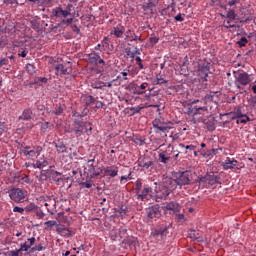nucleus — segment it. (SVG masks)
Returning <instances> with one entry per match:
<instances>
[{"label":"nucleus","instance_id":"3","mask_svg":"<svg viewBox=\"0 0 256 256\" xmlns=\"http://www.w3.org/2000/svg\"><path fill=\"white\" fill-rule=\"evenodd\" d=\"M42 152L43 147L39 145L26 146L20 149L21 155L30 161H35V159H37Z\"/></svg>","mask_w":256,"mask_h":256},{"label":"nucleus","instance_id":"35","mask_svg":"<svg viewBox=\"0 0 256 256\" xmlns=\"http://www.w3.org/2000/svg\"><path fill=\"white\" fill-rule=\"evenodd\" d=\"M179 147H181L182 149L185 148L186 151H195V149H197V146H195L193 144L185 146V144L180 143Z\"/></svg>","mask_w":256,"mask_h":256},{"label":"nucleus","instance_id":"19","mask_svg":"<svg viewBox=\"0 0 256 256\" xmlns=\"http://www.w3.org/2000/svg\"><path fill=\"white\" fill-rule=\"evenodd\" d=\"M188 235H189L190 239H193V241H197L198 243H203V241H205L203 236H201V234H199V232H195V230H190Z\"/></svg>","mask_w":256,"mask_h":256},{"label":"nucleus","instance_id":"27","mask_svg":"<svg viewBox=\"0 0 256 256\" xmlns=\"http://www.w3.org/2000/svg\"><path fill=\"white\" fill-rule=\"evenodd\" d=\"M47 249V247L43 246L42 244H38L32 248H30L29 253H37L40 251H45Z\"/></svg>","mask_w":256,"mask_h":256},{"label":"nucleus","instance_id":"49","mask_svg":"<svg viewBox=\"0 0 256 256\" xmlns=\"http://www.w3.org/2000/svg\"><path fill=\"white\" fill-rule=\"evenodd\" d=\"M24 167H25L26 169H35V163L26 162V163L24 164Z\"/></svg>","mask_w":256,"mask_h":256},{"label":"nucleus","instance_id":"55","mask_svg":"<svg viewBox=\"0 0 256 256\" xmlns=\"http://www.w3.org/2000/svg\"><path fill=\"white\" fill-rule=\"evenodd\" d=\"M82 187H85L86 189H91V187H93V184L91 182H84L82 183Z\"/></svg>","mask_w":256,"mask_h":256},{"label":"nucleus","instance_id":"53","mask_svg":"<svg viewBox=\"0 0 256 256\" xmlns=\"http://www.w3.org/2000/svg\"><path fill=\"white\" fill-rule=\"evenodd\" d=\"M9 63V60H7L6 58H2L0 60V69L3 67V65H7Z\"/></svg>","mask_w":256,"mask_h":256},{"label":"nucleus","instance_id":"2","mask_svg":"<svg viewBox=\"0 0 256 256\" xmlns=\"http://www.w3.org/2000/svg\"><path fill=\"white\" fill-rule=\"evenodd\" d=\"M52 15L56 19H60L61 24L66 25V27H69V25L73 23V13L69 12V10L63 9L61 6L52 9Z\"/></svg>","mask_w":256,"mask_h":256},{"label":"nucleus","instance_id":"58","mask_svg":"<svg viewBox=\"0 0 256 256\" xmlns=\"http://www.w3.org/2000/svg\"><path fill=\"white\" fill-rule=\"evenodd\" d=\"M150 43H153L154 45L159 43V38H157V37H150Z\"/></svg>","mask_w":256,"mask_h":256},{"label":"nucleus","instance_id":"8","mask_svg":"<svg viewBox=\"0 0 256 256\" xmlns=\"http://www.w3.org/2000/svg\"><path fill=\"white\" fill-rule=\"evenodd\" d=\"M146 215L149 221H157V219L161 218V210L158 206H151L146 209Z\"/></svg>","mask_w":256,"mask_h":256},{"label":"nucleus","instance_id":"14","mask_svg":"<svg viewBox=\"0 0 256 256\" xmlns=\"http://www.w3.org/2000/svg\"><path fill=\"white\" fill-rule=\"evenodd\" d=\"M157 7V4L153 3L151 0H148L145 4L142 5L143 11H146V13H150V15H153L155 9Z\"/></svg>","mask_w":256,"mask_h":256},{"label":"nucleus","instance_id":"30","mask_svg":"<svg viewBox=\"0 0 256 256\" xmlns=\"http://www.w3.org/2000/svg\"><path fill=\"white\" fill-rule=\"evenodd\" d=\"M219 151H222V148H213L210 151H207V153H204L203 157H213V155H217Z\"/></svg>","mask_w":256,"mask_h":256},{"label":"nucleus","instance_id":"31","mask_svg":"<svg viewBox=\"0 0 256 256\" xmlns=\"http://www.w3.org/2000/svg\"><path fill=\"white\" fill-rule=\"evenodd\" d=\"M203 111H207V106H194L193 115H202Z\"/></svg>","mask_w":256,"mask_h":256},{"label":"nucleus","instance_id":"38","mask_svg":"<svg viewBox=\"0 0 256 256\" xmlns=\"http://www.w3.org/2000/svg\"><path fill=\"white\" fill-rule=\"evenodd\" d=\"M115 213L118 214L120 217H123V216L127 215V210L125 208H123V206H122L119 209H117L115 211Z\"/></svg>","mask_w":256,"mask_h":256},{"label":"nucleus","instance_id":"45","mask_svg":"<svg viewBox=\"0 0 256 256\" xmlns=\"http://www.w3.org/2000/svg\"><path fill=\"white\" fill-rule=\"evenodd\" d=\"M22 183H26L27 185H31V183H33V181H31V178H29V176H24L22 178Z\"/></svg>","mask_w":256,"mask_h":256},{"label":"nucleus","instance_id":"46","mask_svg":"<svg viewBox=\"0 0 256 256\" xmlns=\"http://www.w3.org/2000/svg\"><path fill=\"white\" fill-rule=\"evenodd\" d=\"M37 241V239H35V237H31V238H28V246H30V249L33 248V245H35V242Z\"/></svg>","mask_w":256,"mask_h":256},{"label":"nucleus","instance_id":"6","mask_svg":"<svg viewBox=\"0 0 256 256\" xmlns=\"http://www.w3.org/2000/svg\"><path fill=\"white\" fill-rule=\"evenodd\" d=\"M171 153H176L175 148L169 144L166 151H162L158 155V161L163 163V165H167L171 160Z\"/></svg>","mask_w":256,"mask_h":256},{"label":"nucleus","instance_id":"61","mask_svg":"<svg viewBox=\"0 0 256 256\" xmlns=\"http://www.w3.org/2000/svg\"><path fill=\"white\" fill-rule=\"evenodd\" d=\"M176 219H177L178 221H183V219H185V214H177V215H176Z\"/></svg>","mask_w":256,"mask_h":256},{"label":"nucleus","instance_id":"60","mask_svg":"<svg viewBox=\"0 0 256 256\" xmlns=\"http://www.w3.org/2000/svg\"><path fill=\"white\" fill-rule=\"evenodd\" d=\"M237 3H239V0H230L228 2V5H229V7H233V5H237Z\"/></svg>","mask_w":256,"mask_h":256},{"label":"nucleus","instance_id":"50","mask_svg":"<svg viewBox=\"0 0 256 256\" xmlns=\"http://www.w3.org/2000/svg\"><path fill=\"white\" fill-rule=\"evenodd\" d=\"M24 211H25V209L21 208L19 206H16V207L13 208V212L14 213H21V214H23Z\"/></svg>","mask_w":256,"mask_h":256},{"label":"nucleus","instance_id":"34","mask_svg":"<svg viewBox=\"0 0 256 256\" xmlns=\"http://www.w3.org/2000/svg\"><path fill=\"white\" fill-rule=\"evenodd\" d=\"M167 83V80H164L161 74L156 75V81L154 82V85H163Z\"/></svg>","mask_w":256,"mask_h":256},{"label":"nucleus","instance_id":"28","mask_svg":"<svg viewBox=\"0 0 256 256\" xmlns=\"http://www.w3.org/2000/svg\"><path fill=\"white\" fill-rule=\"evenodd\" d=\"M57 232L60 233L61 235H65L66 237H71V231H69V229L60 226L57 228Z\"/></svg>","mask_w":256,"mask_h":256},{"label":"nucleus","instance_id":"17","mask_svg":"<svg viewBox=\"0 0 256 256\" xmlns=\"http://www.w3.org/2000/svg\"><path fill=\"white\" fill-rule=\"evenodd\" d=\"M87 173L91 177V179L99 177V175H101V172L97 171V167L93 164L88 165Z\"/></svg>","mask_w":256,"mask_h":256},{"label":"nucleus","instance_id":"39","mask_svg":"<svg viewBox=\"0 0 256 256\" xmlns=\"http://www.w3.org/2000/svg\"><path fill=\"white\" fill-rule=\"evenodd\" d=\"M247 43H249V40H247L246 37H242V38L237 42V45H239V47H245V45H247Z\"/></svg>","mask_w":256,"mask_h":256},{"label":"nucleus","instance_id":"37","mask_svg":"<svg viewBox=\"0 0 256 256\" xmlns=\"http://www.w3.org/2000/svg\"><path fill=\"white\" fill-rule=\"evenodd\" d=\"M30 250H31V248H30L29 244H27V242L20 244V249H18V251H20V253H21V251H28V253H29Z\"/></svg>","mask_w":256,"mask_h":256},{"label":"nucleus","instance_id":"33","mask_svg":"<svg viewBox=\"0 0 256 256\" xmlns=\"http://www.w3.org/2000/svg\"><path fill=\"white\" fill-rule=\"evenodd\" d=\"M231 21H233V20H230V19L224 20L223 25H224L225 29H235V27H239V25L231 24Z\"/></svg>","mask_w":256,"mask_h":256},{"label":"nucleus","instance_id":"16","mask_svg":"<svg viewBox=\"0 0 256 256\" xmlns=\"http://www.w3.org/2000/svg\"><path fill=\"white\" fill-rule=\"evenodd\" d=\"M235 167H237V160L227 157L223 163V168L225 170H228V169H235Z\"/></svg>","mask_w":256,"mask_h":256},{"label":"nucleus","instance_id":"10","mask_svg":"<svg viewBox=\"0 0 256 256\" xmlns=\"http://www.w3.org/2000/svg\"><path fill=\"white\" fill-rule=\"evenodd\" d=\"M34 115H33V110H31V108H26L24 109V111L22 112V114L19 116V121H31V119H33Z\"/></svg>","mask_w":256,"mask_h":256},{"label":"nucleus","instance_id":"62","mask_svg":"<svg viewBox=\"0 0 256 256\" xmlns=\"http://www.w3.org/2000/svg\"><path fill=\"white\" fill-rule=\"evenodd\" d=\"M74 133H75V135H81V133H83V129H81V126H79L78 129H75Z\"/></svg>","mask_w":256,"mask_h":256},{"label":"nucleus","instance_id":"4","mask_svg":"<svg viewBox=\"0 0 256 256\" xmlns=\"http://www.w3.org/2000/svg\"><path fill=\"white\" fill-rule=\"evenodd\" d=\"M234 85L236 89H244L251 83V76L247 72H234Z\"/></svg>","mask_w":256,"mask_h":256},{"label":"nucleus","instance_id":"40","mask_svg":"<svg viewBox=\"0 0 256 256\" xmlns=\"http://www.w3.org/2000/svg\"><path fill=\"white\" fill-rule=\"evenodd\" d=\"M141 109H143V107H140V106L131 107L130 108L131 115H137V113H141Z\"/></svg>","mask_w":256,"mask_h":256},{"label":"nucleus","instance_id":"1","mask_svg":"<svg viewBox=\"0 0 256 256\" xmlns=\"http://www.w3.org/2000/svg\"><path fill=\"white\" fill-rule=\"evenodd\" d=\"M191 183V173L189 171L177 172L174 175V178H165L162 182L160 192L163 197H169L171 191L177 189V186L180 189Z\"/></svg>","mask_w":256,"mask_h":256},{"label":"nucleus","instance_id":"47","mask_svg":"<svg viewBox=\"0 0 256 256\" xmlns=\"http://www.w3.org/2000/svg\"><path fill=\"white\" fill-rule=\"evenodd\" d=\"M175 21H179L180 23H182V21H185V18L183 17V14L179 13L178 15H176L174 17Z\"/></svg>","mask_w":256,"mask_h":256},{"label":"nucleus","instance_id":"42","mask_svg":"<svg viewBox=\"0 0 256 256\" xmlns=\"http://www.w3.org/2000/svg\"><path fill=\"white\" fill-rule=\"evenodd\" d=\"M53 115H62L63 114V107L58 106L55 108V110L52 111Z\"/></svg>","mask_w":256,"mask_h":256},{"label":"nucleus","instance_id":"13","mask_svg":"<svg viewBox=\"0 0 256 256\" xmlns=\"http://www.w3.org/2000/svg\"><path fill=\"white\" fill-rule=\"evenodd\" d=\"M55 70L59 75H69V73H71V66L58 64L55 66Z\"/></svg>","mask_w":256,"mask_h":256},{"label":"nucleus","instance_id":"18","mask_svg":"<svg viewBox=\"0 0 256 256\" xmlns=\"http://www.w3.org/2000/svg\"><path fill=\"white\" fill-rule=\"evenodd\" d=\"M153 192V188L151 187H145L141 193H137V199H139V201H145V199H147V195H149V193Z\"/></svg>","mask_w":256,"mask_h":256},{"label":"nucleus","instance_id":"52","mask_svg":"<svg viewBox=\"0 0 256 256\" xmlns=\"http://www.w3.org/2000/svg\"><path fill=\"white\" fill-rule=\"evenodd\" d=\"M103 47H109V37H104L102 40Z\"/></svg>","mask_w":256,"mask_h":256},{"label":"nucleus","instance_id":"11","mask_svg":"<svg viewBox=\"0 0 256 256\" xmlns=\"http://www.w3.org/2000/svg\"><path fill=\"white\" fill-rule=\"evenodd\" d=\"M169 228L167 226H162L156 230H154L151 235L152 237H155L157 239V237H165L167 236Z\"/></svg>","mask_w":256,"mask_h":256},{"label":"nucleus","instance_id":"36","mask_svg":"<svg viewBox=\"0 0 256 256\" xmlns=\"http://www.w3.org/2000/svg\"><path fill=\"white\" fill-rule=\"evenodd\" d=\"M26 71L27 73H29L30 75L35 74L36 70H35V65L33 64H27L26 65Z\"/></svg>","mask_w":256,"mask_h":256},{"label":"nucleus","instance_id":"24","mask_svg":"<svg viewBox=\"0 0 256 256\" xmlns=\"http://www.w3.org/2000/svg\"><path fill=\"white\" fill-rule=\"evenodd\" d=\"M123 33H125V27H114L113 31L111 32V34L117 37L118 39L123 37Z\"/></svg>","mask_w":256,"mask_h":256},{"label":"nucleus","instance_id":"5","mask_svg":"<svg viewBox=\"0 0 256 256\" xmlns=\"http://www.w3.org/2000/svg\"><path fill=\"white\" fill-rule=\"evenodd\" d=\"M10 199L15 203H21L27 197V190L21 188H14L8 191Z\"/></svg>","mask_w":256,"mask_h":256},{"label":"nucleus","instance_id":"12","mask_svg":"<svg viewBox=\"0 0 256 256\" xmlns=\"http://www.w3.org/2000/svg\"><path fill=\"white\" fill-rule=\"evenodd\" d=\"M152 125L154 127V129H156L157 131H161L162 133H165L167 131H169V126L163 125V122H161V120L159 119H155L152 122Z\"/></svg>","mask_w":256,"mask_h":256},{"label":"nucleus","instance_id":"63","mask_svg":"<svg viewBox=\"0 0 256 256\" xmlns=\"http://www.w3.org/2000/svg\"><path fill=\"white\" fill-rule=\"evenodd\" d=\"M19 253H21V251H19V249H18V250L11 251L10 255L11 256H19Z\"/></svg>","mask_w":256,"mask_h":256},{"label":"nucleus","instance_id":"29","mask_svg":"<svg viewBox=\"0 0 256 256\" xmlns=\"http://www.w3.org/2000/svg\"><path fill=\"white\" fill-rule=\"evenodd\" d=\"M119 170H111V168L104 169V175H108L109 177H117Z\"/></svg>","mask_w":256,"mask_h":256},{"label":"nucleus","instance_id":"26","mask_svg":"<svg viewBox=\"0 0 256 256\" xmlns=\"http://www.w3.org/2000/svg\"><path fill=\"white\" fill-rule=\"evenodd\" d=\"M56 151L58 153H66L67 152V146L63 142L55 143Z\"/></svg>","mask_w":256,"mask_h":256},{"label":"nucleus","instance_id":"15","mask_svg":"<svg viewBox=\"0 0 256 256\" xmlns=\"http://www.w3.org/2000/svg\"><path fill=\"white\" fill-rule=\"evenodd\" d=\"M125 39H127L131 43H133V41H139L140 43H143V40L141 39V36L135 34V32H131V30L126 32Z\"/></svg>","mask_w":256,"mask_h":256},{"label":"nucleus","instance_id":"7","mask_svg":"<svg viewBox=\"0 0 256 256\" xmlns=\"http://www.w3.org/2000/svg\"><path fill=\"white\" fill-rule=\"evenodd\" d=\"M209 73H211L210 70V64H200L198 66V70L196 72V75L200 77L201 81H207V77H209Z\"/></svg>","mask_w":256,"mask_h":256},{"label":"nucleus","instance_id":"51","mask_svg":"<svg viewBox=\"0 0 256 256\" xmlns=\"http://www.w3.org/2000/svg\"><path fill=\"white\" fill-rule=\"evenodd\" d=\"M243 117H245V119H240L237 121V123H249V121H251V119L247 115Z\"/></svg>","mask_w":256,"mask_h":256},{"label":"nucleus","instance_id":"48","mask_svg":"<svg viewBox=\"0 0 256 256\" xmlns=\"http://www.w3.org/2000/svg\"><path fill=\"white\" fill-rule=\"evenodd\" d=\"M91 103H95V98L93 96H88L86 98V105H91Z\"/></svg>","mask_w":256,"mask_h":256},{"label":"nucleus","instance_id":"21","mask_svg":"<svg viewBox=\"0 0 256 256\" xmlns=\"http://www.w3.org/2000/svg\"><path fill=\"white\" fill-rule=\"evenodd\" d=\"M221 17H224L225 19H229L230 21H235L237 19V13H235V9L230 8L226 15H221Z\"/></svg>","mask_w":256,"mask_h":256},{"label":"nucleus","instance_id":"43","mask_svg":"<svg viewBox=\"0 0 256 256\" xmlns=\"http://www.w3.org/2000/svg\"><path fill=\"white\" fill-rule=\"evenodd\" d=\"M37 179L39 181H47V174L44 172V171H41L40 172V175L37 176Z\"/></svg>","mask_w":256,"mask_h":256},{"label":"nucleus","instance_id":"23","mask_svg":"<svg viewBox=\"0 0 256 256\" xmlns=\"http://www.w3.org/2000/svg\"><path fill=\"white\" fill-rule=\"evenodd\" d=\"M139 167H141L142 169H149L150 167L153 166V161L151 160H147V159H142L139 161Z\"/></svg>","mask_w":256,"mask_h":256},{"label":"nucleus","instance_id":"59","mask_svg":"<svg viewBox=\"0 0 256 256\" xmlns=\"http://www.w3.org/2000/svg\"><path fill=\"white\" fill-rule=\"evenodd\" d=\"M56 221H47V222H45V225H47L48 227H53L54 225H56Z\"/></svg>","mask_w":256,"mask_h":256},{"label":"nucleus","instance_id":"41","mask_svg":"<svg viewBox=\"0 0 256 256\" xmlns=\"http://www.w3.org/2000/svg\"><path fill=\"white\" fill-rule=\"evenodd\" d=\"M134 87H137V89H141L142 91H145L149 87V84L147 82H143L142 84H135Z\"/></svg>","mask_w":256,"mask_h":256},{"label":"nucleus","instance_id":"56","mask_svg":"<svg viewBox=\"0 0 256 256\" xmlns=\"http://www.w3.org/2000/svg\"><path fill=\"white\" fill-rule=\"evenodd\" d=\"M241 117H245V114L241 113V109L236 111V118L241 119Z\"/></svg>","mask_w":256,"mask_h":256},{"label":"nucleus","instance_id":"32","mask_svg":"<svg viewBox=\"0 0 256 256\" xmlns=\"http://www.w3.org/2000/svg\"><path fill=\"white\" fill-rule=\"evenodd\" d=\"M101 56L99 55V53H92L89 55V62L90 63H94V65L97 63V61H99V58Z\"/></svg>","mask_w":256,"mask_h":256},{"label":"nucleus","instance_id":"44","mask_svg":"<svg viewBox=\"0 0 256 256\" xmlns=\"http://www.w3.org/2000/svg\"><path fill=\"white\" fill-rule=\"evenodd\" d=\"M98 67H105L106 63L105 60H103L101 57L97 60V63L95 64Z\"/></svg>","mask_w":256,"mask_h":256},{"label":"nucleus","instance_id":"64","mask_svg":"<svg viewBox=\"0 0 256 256\" xmlns=\"http://www.w3.org/2000/svg\"><path fill=\"white\" fill-rule=\"evenodd\" d=\"M27 50H23L22 52H20V53H18V55H19V57H23V58H25V57H27Z\"/></svg>","mask_w":256,"mask_h":256},{"label":"nucleus","instance_id":"54","mask_svg":"<svg viewBox=\"0 0 256 256\" xmlns=\"http://www.w3.org/2000/svg\"><path fill=\"white\" fill-rule=\"evenodd\" d=\"M136 95H144L145 90H141L140 88H137V86H134Z\"/></svg>","mask_w":256,"mask_h":256},{"label":"nucleus","instance_id":"20","mask_svg":"<svg viewBox=\"0 0 256 256\" xmlns=\"http://www.w3.org/2000/svg\"><path fill=\"white\" fill-rule=\"evenodd\" d=\"M49 165V162L47 159H45V156L40 157L36 163H34L35 169H43L44 167H47Z\"/></svg>","mask_w":256,"mask_h":256},{"label":"nucleus","instance_id":"57","mask_svg":"<svg viewBox=\"0 0 256 256\" xmlns=\"http://www.w3.org/2000/svg\"><path fill=\"white\" fill-rule=\"evenodd\" d=\"M127 55L128 57H131V59H135V55H136L135 50L134 51L128 50Z\"/></svg>","mask_w":256,"mask_h":256},{"label":"nucleus","instance_id":"9","mask_svg":"<svg viewBox=\"0 0 256 256\" xmlns=\"http://www.w3.org/2000/svg\"><path fill=\"white\" fill-rule=\"evenodd\" d=\"M164 211H173V213L181 212V205L177 201H170L163 206Z\"/></svg>","mask_w":256,"mask_h":256},{"label":"nucleus","instance_id":"22","mask_svg":"<svg viewBox=\"0 0 256 256\" xmlns=\"http://www.w3.org/2000/svg\"><path fill=\"white\" fill-rule=\"evenodd\" d=\"M219 179H221V177L215 175V174H209L207 176V181L211 184V185H217L221 182H219Z\"/></svg>","mask_w":256,"mask_h":256},{"label":"nucleus","instance_id":"25","mask_svg":"<svg viewBox=\"0 0 256 256\" xmlns=\"http://www.w3.org/2000/svg\"><path fill=\"white\" fill-rule=\"evenodd\" d=\"M40 129L43 133H47L49 130L53 129V124L49 122H42L40 125Z\"/></svg>","mask_w":256,"mask_h":256}]
</instances>
